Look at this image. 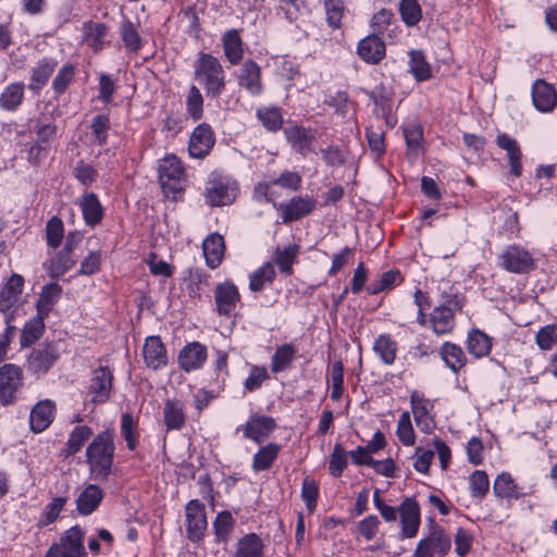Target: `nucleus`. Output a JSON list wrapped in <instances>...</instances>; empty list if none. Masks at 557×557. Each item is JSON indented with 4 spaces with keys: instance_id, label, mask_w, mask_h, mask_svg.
<instances>
[{
    "instance_id": "1",
    "label": "nucleus",
    "mask_w": 557,
    "mask_h": 557,
    "mask_svg": "<svg viewBox=\"0 0 557 557\" xmlns=\"http://www.w3.org/2000/svg\"><path fill=\"white\" fill-rule=\"evenodd\" d=\"M114 449L113 434L110 431L101 432L88 445L86 458L92 479L107 480L111 472Z\"/></svg>"
},
{
    "instance_id": "2",
    "label": "nucleus",
    "mask_w": 557,
    "mask_h": 557,
    "mask_svg": "<svg viewBox=\"0 0 557 557\" xmlns=\"http://www.w3.org/2000/svg\"><path fill=\"white\" fill-rule=\"evenodd\" d=\"M195 78L203 86L210 99L220 98L225 90L226 78L223 65L210 53H199L195 63Z\"/></svg>"
},
{
    "instance_id": "3",
    "label": "nucleus",
    "mask_w": 557,
    "mask_h": 557,
    "mask_svg": "<svg viewBox=\"0 0 557 557\" xmlns=\"http://www.w3.org/2000/svg\"><path fill=\"white\" fill-rule=\"evenodd\" d=\"M450 548V535L434 519H430L428 533L418 542L411 557H444Z\"/></svg>"
},
{
    "instance_id": "4",
    "label": "nucleus",
    "mask_w": 557,
    "mask_h": 557,
    "mask_svg": "<svg viewBox=\"0 0 557 557\" xmlns=\"http://www.w3.org/2000/svg\"><path fill=\"white\" fill-rule=\"evenodd\" d=\"M498 265L513 274H528L536 268L533 255L524 247L512 244L498 257Z\"/></svg>"
},
{
    "instance_id": "5",
    "label": "nucleus",
    "mask_w": 557,
    "mask_h": 557,
    "mask_svg": "<svg viewBox=\"0 0 557 557\" xmlns=\"http://www.w3.org/2000/svg\"><path fill=\"white\" fill-rule=\"evenodd\" d=\"M462 306L460 298L450 296L445 304L435 307L429 319L433 332L437 335L450 333L455 327V312Z\"/></svg>"
},
{
    "instance_id": "6",
    "label": "nucleus",
    "mask_w": 557,
    "mask_h": 557,
    "mask_svg": "<svg viewBox=\"0 0 557 557\" xmlns=\"http://www.w3.org/2000/svg\"><path fill=\"white\" fill-rule=\"evenodd\" d=\"M236 194V183L225 176L211 177L205 189L206 201L212 207L232 203Z\"/></svg>"
},
{
    "instance_id": "7",
    "label": "nucleus",
    "mask_w": 557,
    "mask_h": 557,
    "mask_svg": "<svg viewBox=\"0 0 557 557\" xmlns=\"http://www.w3.org/2000/svg\"><path fill=\"white\" fill-rule=\"evenodd\" d=\"M83 535V531L78 527L69 529L60 542L48 549L45 557H86Z\"/></svg>"
},
{
    "instance_id": "8",
    "label": "nucleus",
    "mask_w": 557,
    "mask_h": 557,
    "mask_svg": "<svg viewBox=\"0 0 557 557\" xmlns=\"http://www.w3.org/2000/svg\"><path fill=\"white\" fill-rule=\"evenodd\" d=\"M22 386V369L13 363L3 364L0 368V404L7 406L15 401Z\"/></svg>"
},
{
    "instance_id": "9",
    "label": "nucleus",
    "mask_w": 557,
    "mask_h": 557,
    "mask_svg": "<svg viewBox=\"0 0 557 557\" xmlns=\"http://www.w3.org/2000/svg\"><path fill=\"white\" fill-rule=\"evenodd\" d=\"M158 172L164 193L176 194L182 190L184 168L174 154H169L162 159Z\"/></svg>"
},
{
    "instance_id": "10",
    "label": "nucleus",
    "mask_w": 557,
    "mask_h": 557,
    "mask_svg": "<svg viewBox=\"0 0 557 557\" xmlns=\"http://www.w3.org/2000/svg\"><path fill=\"white\" fill-rule=\"evenodd\" d=\"M240 304V294L232 282L219 283L214 288L215 311L221 317L231 318Z\"/></svg>"
},
{
    "instance_id": "11",
    "label": "nucleus",
    "mask_w": 557,
    "mask_h": 557,
    "mask_svg": "<svg viewBox=\"0 0 557 557\" xmlns=\"http://www.w3.org/2000/svg\"><path fill=\"white\" fill-rule=\"evenodd\" d=\"M284 134L287 143L296 153L307 157L308 153L315 152L314 144L317 140V133L314 129L300 125H293L284 128Z\"/></svg>"
},
{
    "instance_id": "12",
    "label": "nucleus",
    "mask_w": 557,
    "mask_h": 557,
    "mask_svg": "<svg viewBox=\"0 0 557 557\" xmlns=\"http://www.w3.org/2000/svg\"><path fill=\"white\" fill-rule=\"evenodd\" d=\"M185 513L188 539L193 542L200 541L208 527L205 505L198 499H193L186 505Z\"/></svg>"
},
{
    "instance_id": "13",
    "label": "nucleus",
    "mask_w": 557,
    "mask_h": 557,
    "mask_svg": "<svg viewBox=\"0 0 557 557\" xmlns=\"http://www.w3.org/2000/svg\"><path fill=\"white\" fill-rule=\"evenodd\" d=\"M24 278L20 274H12L5 285L0 290V312L7 315L17 312L16 304L22 295Z\"/></svg>"
},
{
    "instance_id": "14",
    "label": "nucleus",
    "mask_w": 557,
    "mask_h": 557,
    "mask_svg": "<svg viewBox=\"0 0 557 557\" xmlns=\"http://www.w3.org/2000/svg\"><path fill=\"white\" fill-rule=\"evenodd\" d=\"M214 143L211 126L207 123L199 124L190 135L188 152L193 158L202 159L210 152Z\"/></svg>"
},
{
    "instance_id": "15",
    "label": "nucleus",
    "mask_w": 557,
    "mask_h": 557,
    "mask_svg": "<svg viewBox=\"0 0 557 557\" xmlns=\"http://www.w3.org/2000/svg\"><path fill=\"white\" fill-rule=\"evenodd\" d=\"M317 201L309 196H296L289 201L281 203L282 221L285 224L298 221L309 215L315 208Z\"/></svg>"
},
{
    "instance_id": "16",
    "label": "nucleus",
    "mask_w": 557,
    "mask_h": 557,
    "mask_svg": "<svg viewBox=\"0 0 557 557\" xmlns=\"http://www.w3.org/2000/svg\"><path fill=\"white\" fill-rule=\"evenodd\" d=\"M401 536L405 539L414 537L420 527V507L416 499L405 498L399 508Z\"/></svg>"
},
{
    "instance_id": "17",
    "label": "nucleus",
    "mask_w": 557,
    "mask_h": 557,
    "mask_svg": "<svg viewBox=\"0 0 557 557\" xmlns=\"http://www.w3.org/2000/svg\"><path fill=\"white\" fill-rule=\"evenodd\" d=\"M411 410L416 424L422 432L429 434L433 431L435 423L430 414L433 409V403L424 398L422 394L414 391L410 396Z\"/></svg>"
},
{
    "instance_id": "18",
    "label": "nucleus",
    "mask_w": 557,
    "mask_h": 557,
    "mask_svg": "<svg viewBox=\"0 0 557 557\" xmlns=\"http://www.w3.org/2000/svg\"><path fill=\"white\" fill-rule=\"evenodd\" d=\"M113 375L108 367L100 366L94 370L89 384L92 403H104L109 399Z\"/></svg>"
},
{
    "instance_id": "19",
    "label": "nucleus",
    "mask_w": 557,
    "mask_h": 557,
    "mask_svg": "<svg viewBox=\"0 0 557 557\" xmlns=\"http://www.w3.org/2000/svg\"><path fill=\"white\" fill-rule=\"evenodd\" d=\"M143 355L146 366L154 371L161 370L168 364L166 349L159 336L146 338Z\"/></svg>"
},
{
    "instance_id": "20",
    "label": "nucleus",
    "mask_w": 557,
    "mask_h": 557,
    "mask_svg": "<svg viewBox=\"0 0 557 557\" xmlns=\"http://www.w3.org/2000/svg\"><path fill=\"white\" fill-rule=\"evenodd\" d=\"M275 420L267 416H252L244 424L243 431L246 438L260 444L274 431Z\"/></svg>"
},
{
    "instance_id": "21",
    "label": "nucleus",
    "mask_w": 557,
    "mask_h": 557,
    "mask_svg": "<svg viewBox=\"0 0 557 557\" xmlns=\"http://www.w3.org/2000/svg\"><path fill=\"white\" fill-rule=\"evenodd\" d=\"M206 360L207 348L198 342L187 344L178 355V364L185 372L200 369Z\"/></svg>"
},
{
    "instance_id": "22",
    "label": "nucleus",
    "mask_w": 557,
    "mask_h": 557,
    "mask_svg": "<svg viewBox=\"0 0 557 557\" xmlns=\"http://www.w3.org/2000/svg\"><path fill=\"white\" fill-rule=\"evenodd\" d=\"M534 107L541 112H550L557 104V92L553 85L536 79L532 86Z\"/></svg>"
},
{
    "instance_id": "23",
    "label": "nucleus",
    "mask_w": 557,
    "mask_h": 557,
    "mask_svg": "<svg viewBox=\"0 0 557 557\" xmlns=\"http://www.w3.org/2000/svg\"><path fill=\"white\" fill-rule=\"evenodd\" d=\"M238 84L252 96H258L262 92L261 69L255 61L247 60L244 62L239 70Z\"/></svg>"
},
{
    "instance_id": "24",
    "label": "nucleus",
    "mask_w": 557,
    "mask_h": 557,
    "mask_svg": "<svg viewBox=\"0 0 557 557\" xmlns=\"http://www.w3.org/2000/svg\"><path fill=\"white\" fill-rule=\"evenodd\" d=\"M58 350L53 345L34 349L28 357V369L34 373H46L57 361Z\"/></svg>"
},
{
    "instance_id": "25",
    "label": "nucleus",
    "mask_w": 557,
    "mask_h": 557,
    "mask_svg": "<svg viewBox=\"0 0 557 557\" xmlns=\"http://www.w3.org/2000/svg\"><path fill=\"white\" fill-rule=\"evenodd\" d=\"M497 146L507 152L511 173L519 177L522 174L521 149L518 141L506 133L498 134L496 137Z\"/></svg>"
},
{
    "instance_id": "26",
    "label": "nucleus",
    "mask_w": 557,
    "mask_h": 557,
    "mask_svg": "<svg viewBox=\"0 0 557 557\" xmlns=\"http://www.w3.org/2000/svg\"><path fill=\"white\" fill-rule=\"evenodd\" d=\"M357 52L367 63L376 64L385 55V45L379 36L370 35L359 42Z\"/></svg>"
},
{
    "instance_id": "27",
    "label": "nucleus",
    "mask_w": 557,
    "mask_h": 557,
    "mask_svg": "<svg viewBox=\"0 0 557 557\" xmlns=\"http://www.w3.org/2000/svg\"><path fill=\"white\" fill-rule=\"evenodd\" d=\"M54 404L51 400L39 401L30 411L29 422L34 432L45 431L52 422L54 416Z\"/></svg>"
},
{
    "instance_id": "28",
    "label": "nucleus",
    "mask_w": 557,
    "mask_h": 557,
    "mask_svg": "<svg viewBox=\"0 0 557 557\" xmlns=\"http://www.w3.org/2000/svg\"><path fill=\"white\" fill-rule=\"evenodd\" d=\"M202 250L207 265L211 269L218 268L224 258V238L216 233L209 235L202 243Z\"/></svg>"
},
{
    "instance_id": "29",
    "label": "nucleus",
    "mask_w": 557,
    "mask_h": 557,
    "mask_svg": "<svg viewBox=\"0 0 557 557\" xmlns=\"http://www.w3.org/2000/svg\"><path fill=\"white\" fill-rule=\"evenodd\" d=\"M79 207L83 212L84 221L88 226H95L101 222L103 208L94 193L84 194Z\"/></svg>"
},
{
    "instance_id": "30",
    "label": "nucleus",
    "mask_w": 557,
    "mask_h": 557,
    "mask_svg": "<svg viewBox=\"0 0 557 557\" xmlns=\"http://www.w3.org/2000/svg\"><path fill=\"white\" fill-rule=\"evenodd\" d=\"M61 294L62 287L58 283L45 285L36 302L37 313L47 318L52 311L54 305L59 301Z\"/></svg>"
},
{
    "instance_id": "31",
    "label": "nucleus",
    "mask_w": 557,
    "mask_h": 557,
    "mask_svg": "<svg viewBox=\"0 0 557 557\" xmlns=\"http://www.w3.org/2000/svg\"><path fill=\"white\" fill-rule=\"evenodd\" d=\"M102 498V490L95 484H89L83 490L76 499L77 510L82 515H90L100 505Z\"/></svg>"
},
{
    "instance_id": "32",
    "label": "nucleus",
    "mask_w": 557,
    "mask_h": 557,
    "mask_svg": "<svg viewBox=\"0 0 557 557\" xmlns=\"http://www.w3.org/2000/svg\"><path fill=\"white\" fill-rule=\"evenodd\" d=\"M223 50L226 60L237 65L244 57L243 40L236 29H230L223 35Z\"/></svg>"
},
{
    "instance_id": "33",
    "label": "nucleus",
    "mask_w": 557,
    "mask_h": 557,
    "mask_svg": "<svg viewBox=\"0 0 557 557\" xmlns=\"http://www.w3.org/2000/svg\"><path fill=\"white\" fill-rule=\"evenodd\" d=\"M163 420L166 430H181L186 420L184 406L180 400H166L163 407Z\"/></svg>"
},
{
    "instance_id": "34",
    "label": "nucleus",
    "mask_w": 557,
    "mask_h": 557,
    "mask_svg": "<svg viewBox=\"0 0 557 557\" xmlns=\"http://www.w3.org/2000/svg\"><path fill=\"white\" fill-rule=\"evenodd\" d=\"M57 64V61L53 59H42L39 61L32 71L29 88L32 90H39L45 86L54 72Z\"/></svg>"
},
{
    "instance_id": "35",
    "label": "nucleus",
    "mask_w": 557,
    "mask_h": 557,
    "mask_svg": "<svg viewBox=\"0 0 557 557\" xmlns=\"http://www.w3.org/2000/svg\"><path fill=\"white\" fill-rule=\"evenodd\" d=\"M120 36L124 47L129 53H137L141 48V37L137 26L127 18L120 24Z\"/></svg>"
},
{
    "instance_id": "36",
    "label": "nucleus",
    "mask_w": 557,
    "mask_h": 557,
    "mask_svg": "<svg viewBox=\"0 0 557 557\" xmlns=\"http://www.w3.org/2000/svg\"><path fill=\"white\" fill-rule=\"evenodd\" d=\"M441 357L445 364L455 373L465 367L467 360L462 349L449 342L442 345Z\"/></svg>"
},
{
    "instance_id": "37",
    "label": "nucleus",
    "mask_w": 557,
    "mask_h": 557,
    "mask_svg": "<svg viewBox=\"0 0 557 557\" xmlns=\"http://www.w3.org/2000/svg\"><path fill=\"white\" fill-rule=\"evenodd\" d=\"M24 89L23 83H13L7 86L0 95V108L7 111L17 109L24 98Z\"/></svg>"
},
{
    "instance_id": "38",
    "label": "nucleus",
    "mask_w": 557,
    "mask_h": 557,
    "mask_svg": "<svg viewBox=\"0 0 557 557\" xmlns=\"http://www.w3.org/2000/svg\"><path fill=\"white\" fill-rule=\"evenodd\" d=\"M296 356V349L290 344H284L275 349L274 355L271 358V371L273 373H280L287 370Z\"/></svg>"
},
{
    "instance_id": "39",
    "label": "nucleus",
    "mask_w": 557,
    "mask_h": 557,
    "mask_svg": "<svg viewBox=\"0 0 557 557\" xmlns=\"http://www.w3.org/2000/svg\"><path fill=\"white\" fill-rule=\"evenodd\" d=\"M281 447L277 444L270 443L261 447L253 456L252 469L255 472L268 470L276 459Z\"/></svg>"
},
{
    "instance_id": "40",
    "label": "nucleus",
    "mask_w": 557,
    "mask_h": 557,
    "mask_svg": "<svg viewBox=\"0 0 557 557\" xmlns=\"http://www.w3.org/2000/svg\"><path fill=\"white\" fill-rule=\"evenodd\" d=\"M45 317H41L37 313V315L34 319L29 320L24 325L20 337L22 347H28L33 345L36 341H38L41 337L45 331Z\"/></svg>"
},
{
    "instance_id": "41",
    "label": "nucleus",
    "mask_w": 557,
    "mask_h": 557,
    "mask_svg": "<svg viewBox=\"0 0 557 557\" xmlns=\"http://www.w3.org/2000/svg\"><path fill=\"white\" fill-rule=\"evenodd\" d=\"M409 55L410 73L414 76V78L418 82H424L431 78V66L425 60L424 53L421 50H412L410 51Z\"/></svg>"
},
{
    "instance_id": "42",
    "label": "nucleus",
    "mask_w": 557,
    "mask_h": 557,
    "mask_svg": "<svg viewBox=\"0 0 557 557\" xmlns=\"http://www.w3.org/2000/svg\"><path fill=\"white\" fill-rule=\"evenodd\" d=\"M373 349L385 364H392L395 361L397 344L389 335H380L374 342Z\"/></svg>"
},
{
    "instance_id": "43",
    "label": "nucleus",
    "mask_w": 557,
    "mask_h": 557,
    "mask_svg": "<svg viewBox=\"0 0 557 557\" xmlns=\"http://www.w3.org/2000/svg\"><path fill=\"white\" fill-rule=\"evenodd\" d=\"M92 434L94 432L91 428L87 425H78L74 428L66 442V456H72L79 451Z\"/></svg>"
},
{
    "instance_id": "44",
    "label": "nucleus",
    "mask_w": 557,
    "mask_h": 557,
    "mask_svg": "<svg viewBox=\"0 0 557 557\" xmlns=\"http://www.w3.org/2000/svg\"><path fill=\"white\" fill-rule=\"evenodd\" d=\"M493 492L500 498H519L520 493L509 473H500L494 481Z\"/></svg>"
},
{
    "instance_id": "45",
    "label": "nucleus",
    "mask_w": 557,
    "mask_h": 557,
    "mask_svg": "<svg viewBox=\"0 0 557 557\" xmlns=\"http://www.w3.org/2000/svg\"><path fill=\"white\" fill-rule=\"evenodd\" d=\"M491 338L479 330L472 331L468 336V350L475 357L486 356L491 350Z\"/></svg>"
},
{
    "instance_id": "46",
    "label": "nucleus",
    "mask_w": 557,
    "mask_h": 557,
    "mask_svg": "<svg viewBox=\"0 0 557 557\" xmlns=\"http://www.w3.org/2000/svg\"><path fill=\"white\" fill-rule=\"evenodd\" d=\"M235 557H263L260 537L253 533L244 536L238 543Z\"/></svg>"
},
{
    "instance_id": "47",
    "label": "nucleus",
    "mask_w": 557,
    "mask_h": 557,
    "mask_svg": "<svg viewBox=\"0 0 557 557\" xmlns=\"http://www.w3.org/2000/svg\"><path fill=\"white\" fill-rule=\"evenodd\" d=\"M258 120L270 132L278 131L283 125L281 110L274 107H263L257 110Z\"/></svg>"
},
{
    "instance_id": "48",
    "label": "nucleus",
    "mask_w": 557,
    "mask_h": 557,
    "mask_svg": "<svg viewBox=\"0 0 557 557\" xmlns=\"http://www.w3.org/2000/svg\"><path fill=\"white\" fill-rule=\"evenodd\" d=\"M275 276L274 267L271 263H265L250 274L249 288L252 292H260L263 289L265 283H271Z\"/></svg>"
},
{
    "instance_id": "49",
    "label": "nucleus",
    "mask_w": 557,
    "mask_h": 557,
    "mask_svg": "<svg viewBox=\"0 0 557 557\" xmlns=\"http://www.w3.org/2000/svg\"><path fill=\"white\" fill-rule=\"evenodd\" d=\"M235 521L232 517V513L227 510L221 511L218 513L214 522L213 529L214 534L218 542H226L228 535L234 529Z\"/></svg>"
},
{
    "instance_id": "50",
    "label": "nucleus",
    "mask_w": 557,
    "mask_h": 557,
    "mask_svg": "<svg viewBox=\"0 0 557 557\" xmlns=\"http://www.w3.org/2000/svg\"><path fill=\"white\" fill-rule=\"evenodd\" d=\"M186 110L193 121H199L203 115V97L197 86L189 88L186 98Z\"/></svg>"
},
{
    "instance_id": "51",
    "label": "nucleus",
    "mask_w": 557,
    "mask_h": 557,
    "mask_svg": "<svg viewBox=\"0 0 557 557\" xmlns=\"http://www.w3.org/2000/svg\"><path fill=\"white\" fill-rule=\"evenodd\" d=\"M137 422L131 413H123L121 418V435L126 442L127 448L134 450L138 443V433L136 431Z\"/></svg>"
},
{
    "instance_id": "52",
    "label": "nucleus",
    "mask_w": 557,
    "mask_h": 557,
    "mask_svg": "<svg viewBox=\"0 0 557 557\" xmlns=\"http://www.w3.org/2000/svg\"><path fill=\"white\" fill-rule=\"evenodd\" d=\"M401 281L400 272L398 270H389L381 274L377 282L371 283L367 289L370 295L379 294L385 289L392 288L394 285Z\"/></svg>"
},
{
    "instance_id": "53",
    "label": "nucleus",
    "mask_w": 557,
    "mask_h": 557,
    "mask_svg": "<svg viewBox=\"0 0 557 557\" xmlns=\"http://www.w3.org/2000/svg\"><path fill=\"white\" fill-rule=\"evenodd\" d=\"M107 33L108 27L103 23H89L86 25V40L95 51H100L103 48V39Z\"/></svg>"
},
{
    "instance_id": "54",
    "label": "nucleus",
    "mask_w": 557,
    "mask_h": 557,
    "mask_svg": "<svg viewBox=\"0 0 557 557\" xmlns=\"http://www.w3.org/2000/svg\"><path fill=\"white\" fill-rule=\"evenodd\" d=\"M535 343L541 350H550L557 346V324L541 327L535 335Z\"/></svg>"
},
{
    "instance_id": "55",
    "label": "nucleus",
    "mask_w": 557,
    "mask_h": 557,
    "mask_svg": "<svg viewBox=\"0 0 557 557\" xmlns=\"http://www.w3.org/2000/svg\"><path fill=\"white\" fill-rule=\"evenodd\" d=\"M396 434L404 445L412 446L414 444V431L408 411H405L400 414L397 423Z\"/></svg>"
},
{
    "instance_id": "56",
    "label": "nucleus",
    "mask_w": 557,
    "mask_h": 557,
    "mask_svg": "<svg viewBox=\"0 0 557 557\" xmlns=\"http://www.w3.org/2000/svg\"><path fill=\"white\" fill-rule=\"evenodd\" d=\"M297 253V245H289L285 247L283 250H277L275 262L280 268L281 272L286 274L292 273V265L296 259Z\"/></svg>"
},
{
    "instance_id": "57",
    "label": "nucleus",
    "mask_w": 557,
    "mask_h": 557,
    "mask_svg": "<svg viewBox=\"0 0 557 557\" xmlns=\"http://www.w3.org/2000/svg\"><path fill=\"white\" fill-rule=\"evenodd\" d=\"M490 481L485 471L476 470L470 476V491L473 497L483 498L488 492Z\"/></svg>"
},
{
    "instance_id": "58",
    "label": "nucleus",
    "mask_w": 557,
    "mask_h": 557,
    "mask_svg": "<svg viewBox=\"0 0 557 557\" xmlns=\"http://www.w3.org/2000/svg\"><path fill=\"white\" fill-rule=\"evenodd\" d=\"M399 11L404 22L409 25H416L421 18V9L416 0H403Z\"/></svg>"
},
{
    "instance_id": "59",
    "label": "nucleus",
    "mask_w": 557,
    "mask_h": 557,
    "mask_svg": "<svg viewBox=\"0 0 557 557\" xmlns=\"http://www.w3.org/2000/svg\"><path fill=\"white\" fill-rule=\"evenodd\" d=\"M347 466V455L344 447L341 444H335L333 453L330 459V473L334 478L342 475L344 469Z\"/></svg>"
},
{
    "instance_id": "60",
    "label": "nucleus",
    "mask_w": 557,
    "mask_h": 557,
    "mask_svg": "<svg viewBox=\"0 0 557 557\" xmlns=\"http://www.w3.org/2000/svg\"><path fill=\"white\" fill-rule=\"evenodd\" d=\"M325 12L329 25L332 28H338L344 14V4L342 0H325Z\"/></svg>"
},
{
    "instance_id": "61",
    "label": "nucleus",
    "mask_w": 557,
    "mask_h": 557,
    "mask_svg": "<svg viewBox=\"0 0 557 557\" xmlns=\"http://www.w3.org/2000/svg\"><path fill=\"white\" fill-rule=\"evenodd\" d=\"M269 379V374L264 367L252 366L248 377L245 380V391L248 393L259 389L262 383Z\"/></svg>"
},
{
    "instance_id": "62",
    "label": "nucleus",
    "mask_w": 557,
    "mask_h": 557,
    "mask_svg": "<svg viewBox=\"0 0 557 557\" xmlns=\"http://www.w3.org/2000/svg\"><path fill=\"white\" fill-rule=\"evenodd\" d=\"M63 222L61 219L57 216L51 218L46 227L48 245L53 248L59 247L63 238Z\"/></svg>"
},
{
    "instance_id": "63",
    "label": "nucleus",
    "mask_w": 557,
    "mask_h": 557,
    "mask_svg": "<svg viewBox=\"0 0 557 557\" xmlns=\"http://www.w3.org/2000/svg\"><path fill=\"white\" fill-rule=\"evenodd\" d=\"M110 128V121L108 115L99 114L94 117L91 123V131L95 141L98 145L107 143V134Z\"/></svg>"
},
{
    "instance_id": "64",
    "label": "nucleus",
    "mask_w": 557,
    "mask_h": 557,
    "mask_svg": "<svg viewBox=\"0 0 557 557\" xmlns=\"http://www.w3.org/2000/svg\"><path fill=\"white\" fill-rule=\"evenodd\" d=\"M473 542V535L470 531L458 528L455 535H454V543H455V550L458 556L463 557L466 556L471 547Z\"/></svg>"
}]
</instances>
